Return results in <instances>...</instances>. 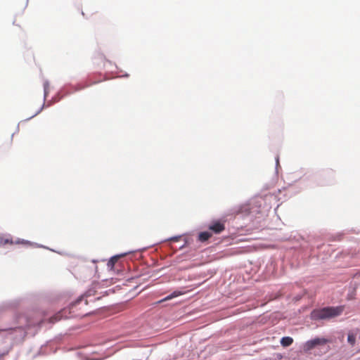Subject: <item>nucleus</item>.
Returning <instances> with one entry per match:
<instances>
[{
    "label": "nucleus",
    "mask_w": 360,
    "mask_h": 360,
    "mask_svg": "<svg viewBox=\"0 0 360 360\" xmlns=\"http://www.w3.org/2000/svg\"><path fill=\"white\" fill-rule=\"evenodd\" d=\"M343 311V306L324 307L314 310L311 318L315 320L331 319L340 316Z\"/></svg>",
    "instance_id": "nucleus-1"
},
{
    "label": "nucleus",
    "mask_w": 360,
    "mask_h": 360,
    "mask_svg": "<svg viewBox=\"0 0 360 360\" xmlns=\"http://www.w3.org/2000/svg\"><path fill=\"white\" fill-rule=\"evenodd\" d=\"M208 229L212 233L219 234L224 231L225 225L224 223L221 221H213L209 225Z\"/></svg>",
    "instance_id": "nucleus-2"
},
{
    "label": "nucleus",
    "mask_w": 360,
    "mask_h": 360,
    "mask_svg": "<svg viewBox=\"0 0 360 360\" xmlns=\"http://www.w3.org/2000/svg\"><path fill=\"white\" fill-rule=\"evenodd\" d=\"M65 313H66V309H64L62 311L58 312L56 314H55L52 317H51L49 319V322L53 323L56 321H60L63 317L68 318V316L66 315H65Z\"/></svg>",
    "instance_id": "nucleus-3"
},
{
    "label": "nucleus",
    "mask_w": 360,
    "mask_h": 360,
    "mask_svg": "<svg viewBox=\"0 0 360 360\" xmlns=\"http://www.w3.org/2000/svg\"><path fill=\"white\" fill-rule=\"evenodd\" d=\"M182 295V292H180V291H174L173 292L172 294H170L169 295L167 296L166 297H165L164 299L158 301L156 302V304H160V303H162L163 302H165V301H168V300H170L174 297H176L179 295Z\"/></svg>",
    "instance_id": "nucleus-4"
},
{
    "label": "nucleus",
    "mask_w": 360,
    "mask_h": 360,
    "mask_svg": "<svg viewBox=\"0 0 360 360\" xmlns=\"http://www.w3.org/2000/svg\"><path fill=\"white\" fill-rule=\"evenodd\" d=\"M212 236V233H211L210 231L201 232V233H200V234L198 236V239L201 242H205V241L207 240L210 238H211Z\"/></svg>",
    "instance_id": "nucleus-5"
},
{
    "label": "nucleus",
    "mask_w": 360,
    "mask_h": 360,
    "mask_svg": "<svg viewBox=\"0 0 360 360\" xmlns=\"http://www.w3.org/2000/svg\"><path fill=\"white\" fill-rule=\"evenodd\" d=\"M120 258V255H115V256L112 257L108 262V266L110 269H112L115 263L117 262V261L119 260Z\"/></svg>",
    "instance_id": "nucleus-6"
},
{
    "label": "nucleus",
    "mask_w": 360,
    "mask_h": 360,
    "mask_svg": "<svg viewBox=\"0 0 360 360\" xmlns=\"http://www.w3.org/2000/svg\"><path fill=\"white\" fill-rule=\"evenodd\" d=\"M293 342V340L290 337H284L281 339V343L283 347L290 346Z\"/></svg>",
    "instance_id": "nucleus-7"
},
{
    "label": "nucleus",
    "mask_w": 360,
    "mask_h": 360,
    "mask_svg": "<svg viewBox=\"0 0 360 360\" xmlns=\"http://www.w3.org/2000/svg\"><path fill=\"white\" fill-rule=\"evenodd\" d=\"M347 342L352 345L354 346L356 342V335L352 332H349L347 336Z\"/></svg>",
    "instance_id": "nucleus-8"
},
{
    "label": "nucleus",
    "mask_w": 360,
    "mask_h": 360,
    "mask_svg": "<svg viewBox=\"0 0 360 360\" xmlns=\"http://www.w3.org/2000/svg\"><path fill=\"white\" fill-rule=\"evenodd\" d=\"M312 340L314 342L315 347L319 345H323L327 342V340L323 338H315Z\"/></svg>",
    "instance_id": "nucleus-9"
},
{
    "label": "nucleus",
    "mask_w": 360,
    "mask_h": 360,
    "mask_svg": "<svg viewBox=\"0 0 360 360\" xmlns=\"http://www.w3.org/2000/svg\"><path fill=\"white\" fill-rule=\"evenodd\" d=\"M314 347H315V345L314 344L313 340H309L306 342V344L304 345V349L306 350H310V349H313Z\"/></svg>",
    "instance_id": "nucleus-10"
},
{
    "label": "nucleus",
    "mask_w": 360,
    "mask_h": 360,
    "mask_svg": "<svg viewBox=\"0 0 360 360\" xmlns=\"http://www.w3.org/2000/svg\"><path fill=\"white\" fill-rule=\"evenodd\" d=\"M7 243H10V244H13V241L12 240H10L9 239H6L4 240V244H7Z\"/></svg>",
    "instance_id": "nucleus-11"
},
{
    "label": "nucleus",
    "mask_w": 360,
    "mask_h": 360,
    "mask_svg": "<svg viewBox=\"0 0 360 360\" xmlns=\"http://www.w3.org/2000/svg\"><path fill=\"white\" fill-rule=\"evenodd\" d=\"M82 300H83V297H81V298L78 299V300L76 301V302L74 304V305L79 304V302H81Z\"/></svg>",
    "instance_id": "nucleus-12"
},
{
    "label": "nucleus",
    "mask_w": 360,
    "mask_h": 360,
    "mask_svg": "<svg viewBox=\"0 0 360 360\" xmlns=\"http://www.w3.org/2000/svg\"><path fill=\"white\" fill-rule=\"evenodd\" d=\"M98 82H97V81L91 82L88 85L95 84H97Z\"/></svg>",
    "instance_id": "nucleus-13"
},
{
    "label": "nucleus",
    "mask_w": 360,
    "mask_h": 360,
    "mask_svg": "<svg viewBox=\"0 0 360 360\" xmlns=\"http://www.w3.org/2000/svg\"><path fill=\"white\" fill-rule=\"evenodd\" d=\"M5 330H4H4H0V332H1V331H5Z\"/></svg>",
    "instance_id": "nucleus-14"
}]
</instances>
